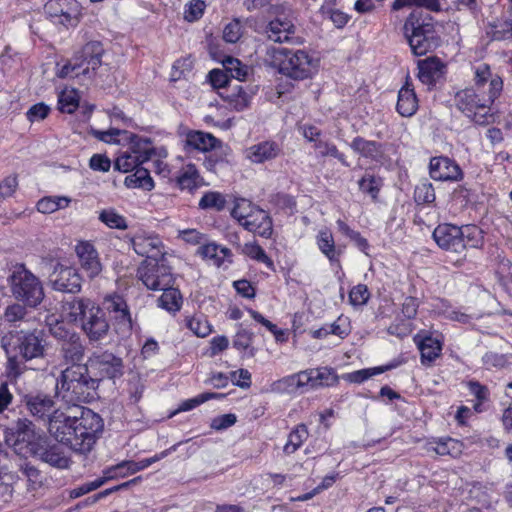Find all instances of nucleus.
Wrapping results in <instances>:
<instances>
[{
	"instance_id": "2",
	"label": "nucleus",
	"mask_w": 512,
	"mask_h": 512,
	"mask_svg": "<svg viewBox=\"0 0 512 512\" xmlns=\"http://www.w3.org/2000/svg\"><path fill=\"white\" fill-rule=\"evenodd\" d=\"M60 443L80 453H89L103 429L102 418H40Z\"/></svg>"
},
{
	"instance_id": "62",
	"label": "nucleus",
	"mask_w": 512,
	"mask_h": 512,
	"mask_svg": "<svg viewBox=\"0 0 512 512\" xmlns=\"http://www.w3.org/2000/svg\"><path fill=\"white\" fill-rule=\"evenodd\" d=\"M228 345L229 340L226 336L221 335L213 337L210 340V347L205 352V354L208 355L209 357H214L221 353L222 351L226 350L228 348Z\"/></svg>"
},
{
	"instance_id": "17",
	"label": "nucleus",
	"mask_w": 512,
	"mask_h": 512,
	"mask_svg": "<svg viewBox=\"0 0 512 512\" xmlns=\"http://www.w3.org/2000/svg\"><path fill=\"white\" fill-rule=\"evenodd\" d=\"M59 402H62V399L55 401L53 397L42 393L25 396L27 409L32 416H55L58 413V416H64Z\"/></svg>"
},
{
	"instance_id": "27",
	"label": "nucleus",
	"mask_w": 512,
	"mask_h": 512,
	"mask_svg": "<svg viewBox=\"0 0 512 512\" xmlns=\"http://www.w3.org/2000/svg\"><path fill=\"white\" fill-rule=\"evenodd\" d=\"M61 355L66 364L69 366L82 365L81 362L84 358L85 347L79 335H72V337L62 343L60 349Z\"/></svg>"
},
{
	"instance_id": "64",
	"label": "nucleus",
	"mask_w": 512,
	"mask_h": 512,
	"mask_svg": "<svg viewBox=\"0 0 512 512\" xmlns=\"http://www.w3.org/2000/svg\"><path fill=\"white\" fill-rule=\"evenodd\" d=\"M492 38L497 41L508 40L512 38V21H505L492 32Z\"/></svg>"
},
{
	"instance_id": "63",
	"label": "nucleus",
	"mask_w": 512,
	"mask_h": 512,
	"mask_svg": "<svg viewBox=\"0 0 512 512\" xmlns=\"http://www.w3.org/2000/svg\"><path fill=\"white\" fill-rule=\"evenodd\" d=\"M209 81L214 88H223L229 84V76L225 70L213 69L208 74Z\"/></svg>"
},
{
	"instance_id": "23",
	"label": "nucleus",
	"mask_w": 512,
	"mask_h": 512,
	"mask_svg": "<svg viewBox=\"0 0 512 512\" xmlns=\"http://www.w3.org/2000/svg\"><path fill=\"white\" fill-rule=\"evenodd\" d=\"M240 225L246 230L265 238L270 237L273 231L271 218L265 210L259 207L254 209V212L248 215L247 219Z\"/></svg>"
},
{
	"instance_id": "5",
	"label": "nucleus",
	"mask_w": 512,
	"mask_h": 512,
	"mask_svg": "<svg viewBox=\"0 0 512 512\" xmlns=\"http://www.w3.org/2000/svg\"><path fill=\"white\" fill-rule=\"evenodd\" d=\"M68 318L80 322L81 328L91 342L106 338L110 325L105 311L88 298H77L67 303Z\"/></svg>"
},
{
	"instance_id": "31",
	"label": "nucleus",
	"mask_w": 512,
	"mask_h": 512,
	"mask_svg": "<svg viewBox=\"0 0 512 512\" xmlns=\"http://www.w3.org/2000/svg\"><path fill=\"white\" fill-rule=\"evenodd\" d=\"M198 253L206 259H210L213 261V264L216 266H221L225 259H228L231 262L232 253L231 250L217 245L216 243H208L202 245L198 248Z\"/></svg>"
},
{
	"instance_id": "59",
	"label": "nucleus",
	"mask_w": 512,
	"mask_h": 512,
	"mask_svg": "<svg viewBox=\"0 0 512 512\" xmlns=\"http://www.w3.org/2000/svg\"><path fill=\"white\" fill-rule=\"evenodd\" d=\"M23 474L27 478L30 489H37L42 484V475L38 469L29 464H25L22 468Z\"/></svg>"
},
{
	"instance_id": "11",
	"label": "nucleus",
	"mask_w": 512,
	"mask_h": 512,
	"mask_svg": "<svg viewBox=\"0 0 512 512\" xmlns=\"http://www.w3.org/2000/svg\"><path fill=\"white\" fill-rule=\"evenodd\" d=\"M270 12L274 19L266 27L267 38L275 43L290 42L296 33V16L291 6L276 4L271 6Z\"/></svg>"
},
{
	"instance_id": "44",
	"label": "nucleus",
	"mask_w": 512,
	"mask_h": 512,
	"mask_svg": "<svg viewBox=\"0 0 512 512\" xmlns=\"http://www.w3.org/2000/svg\"><path fill=\"white\" fill-rule=\"evenodd\" d=\"M496 78H501L498 75H493L488 64L482 63L474 67V83L479 90L486 83H489L488 89L491 87V81Z\"/></svg>"
},
{
	"instance_id": "56",
	"label": "nucleus",
	"mask_w": 512,
	"mask_h": 512,
	"mask_svg": "<svg viewBox=\"0 0 512 512\" xmlns=\"http://www.w3.org/2000/svg\"><path fill=\"white\" fill-rule=\"evenodd\" d=\"M315 388L319 386H329L336 381V376L328 368L312 369Z\"/></svg>"
},
{
	"instance_id": "22",
	"label": "nucleus",
	"mask_w": 512,
	"mask_h": 512,
	"mask_svg": "<svg viewBox=\"0 0 512 512\" xmlns=\"http://www.w3.org/2000/svg\"><path fill=\"white\" fill-rule=\"evenodd\" d=\"M105 309L112 315L114 320L120 326V329L130 331L132 329V319L128 305L120 295H110L104 299Z\"/></svg>"
},
{
	"instance_id": "45",
	"label": "nucleus",
	"mask_w": 512,
	"mask_h": 512,
	"mask_svg": "<svg viewBox=\"0 0 512 512\" xmlns=\"http://www.w3.org/2000/svg\"><path fill=\"white\" fill-rule=\"evenodd\" d=\"M7 355V364H6V373L7 376L11 379L16 380L25 370V362L22 358L19 359V354L17 352L6 353Z\"/></svg>"
},
{
	"instance_id": "43",
	"label": "nucleus",
	"mask_w": 512,
	"mask_h": 512,
	"mask_svg": "<svg viewBox=\"0 0 512 512\" xmlns=\"http://www.w3.org/2000/svg\"><path fill=\"white\" fill-rule=\"evenodd\" d=\"M425 7L431 11H440L441 6L438 0H394L392 10L398 11L404 7Z\"/></svg>"
},
{
	"instance_id": "10",
	"label": "nucleus",
	"mask_w": 512,
	"mask_h": 512,
	"mask_svg": "<svg viewBox=\"0 0 512 512\" xmlns=\"http://www.w3.org/2000/svg\"><path fill=\"white\" fill-rule=\"evenodd\" d=\"M274 57L278 61L280 73L295 80L311 77L316 69L314 59L301 49L279 48L275 51Z\"/></svg>"
},
{
	"instance_id": "15",
	"label": "nucleus",
	"mask_w": 512,
	"mask_h": 512,
	"mask_svg": "<svg viewBox=\"0 0 512 512\" xmlns=\"http://www.w3.org/2000/svg\"><path fill=\"white\" fill-rule=\"evenodd\" d=\"M86 366L90 374L97 378V383L100 379H114L123 374L122 359L107 351L93 353L89 357Z\"/></svg>"
},
{
	"instance_id": "35",
	"label": "nucleus",
	"mask_w": 512,
	"mask_h": 512,
	"mask_svg": "<svg viewBox=\"0 0 512 512\" xmlns=\"http://www.w3.org/2000/svg\"><path fill=\"white\" fill-rule=\"evenodd\" d=\"M71 199L66 196H46L37 202V210L43 214L68 207Z\"/></svg>"
},
{
	"instance_id": "14",
	"label": "nucleus",
	"mask_w": 512,
	"mask_h": 512,
	"mask_svg": "<svg viewBox=\"0 0 512 512\" xmlns=\"http://www.w3.org/2000/svg\"><path fill=\"white\" fill-rule=\"evenodd\" d=\"M44 10L52 22L66 28L76 26L82 15V7L77 0H49Z\"/></svg>"
},
{
	"instance_id": "33",
	"label": "nucleus",
	"mask_w": 512,
	"mask_h": 512,
	"mask_svg": "<svg viewBox=\"0 0 512 512\" xmlns=\"http://www.w3.org/2000/svg\"><path fill=\"white\" fill-rule=\"evenodd\" d=\"M418 348L421 352L422 363L432 362L440 356L442 346L439 340L431 336H425L418 342Z\"/></svg>"
},
{
	"instance_id": "60",
	"label": "nucleus",
	"mask_w": 512,
	"mask_h": 512,
	"mask_svg": "<svg viewBox=\"0 0 512 512\" xmlns=\"http://www.w3.org/2000/svg\"><path fill=\"white\" fill-rule=\"evenodd\" d=\"M242 26L239 21L228 23L223 30V39L228 43H236L242 35Z\"/></svg>"
},
{
	"instance_id": "34",
	"label": "nucleus",
	"mask_w": 512,
	"mask_h": 512,
	"mask_svg": "<svg viewBox=\"0 0 512 512\" xmlns=\"http://www.w3.org/2000/svg\"><path fill=\"white\" fill-rule=\"evenodd\" d=\"M161 290L163 293L158 299V305L169 312L179 311L182 304V297L179 290L172 286Z\"/></svg>"
},
{
	"instance_id": "48",
	"label": "nucleus",
	"mask_w": 512,
	"mask_h": 512,
	"mask_svg": "<svg viewBox=\"0 0 512 512\" xmlns=\"http://www.w3.org/2000/svg\"><path fill=\"white\" fill-rule=\"evenodd\" d=\"M414 199L418 204H429L435 200V191L431 183L422 182L415 187Z\"/></svg>"
},
{
	"instance_id": "1",
	"label": "nucleus",
	"mask_w": 512,
	"mask_h": 512,
	"mask_svg": "<svg viewBox=\"0 0 512 512\" xmlns=\"http://www.w3.org/2000/svg\"><path fill=\"white\" fill-rule=\"evenodd\" d=\"M5 441L24 457L33 456L53 467L67 469L71 465L70 452L60 443H53L35 430L28 418L18 422L16 431H5Z\"/></svg>"
},
{
	"instance_id": "3",
	"label": "nucleus",
	"mask_w": 512,
	"mask_h": 512,
	"mask_svg": "<svg viewBox=\"0 0 512 512\" xmlns=\"http://www.w3.org/2000/svg\"><path fill=\"white\" fill-rule=\"evenodd\" d=\"M88 367L84 365L68 366L61 371L57 380V397L70 404L71 413L76 416H99V414L80 406L79 402H88L94 398L97 388V378L89 374Z\"/></svg>"
},
{
	"instance_id": "32",
	"label": "nucleus",
	"mask_w": 512,
	"mask_h": 512,
	"mask_svg": "<svg viewBox=\"0 0 512 512\" xmlns=\"http://www.w3.org/2000/svg\"><path fill=\"white\" fill-rule=\"evenodd\" d=\"M128 188H142L150 191L154 188L153 179L147 168H137L133 174L126 176L124 181Z\"/></svg>"
},
{
	"instance_id": "29",
	"label": "nucleus",
	"mask_w": 512,
	"mask_h": 512,
	"mask_svg": "<svg viewBox=\"0 0 512 512\" xmlns=\"http://www.w3.org/2000/svg\"><path fill=\"white\" fill-rule=\"evenodd\" d=\"M350 148L360 156L379 161L383 157L384 151L381 143L366 140L360 136L355 137L350 143Z\"/></svg>"
},
{
	"instance_id": "47",
	"label": "nucleus",
	"mask_w": 512,
	"mask_h": 512,
	"mask_svg": "<svg viewBox=\"0 0 512 512\" xmlns=\"http://www.w3.org/2000/svg\"><path fill=\"white\" fill-rule=\"evenodd\" d=\"M384 371H385L384 367L361 369V370H357V371H354L351 373L344 374L343 379L350 383L360 384V383H363L364 381L368 380L372 376L381 374Z\"/></svg>"
},
{
	"instance_id": "54",
	"label": "nucleus",
	"mask_w": 512,
	"mask_h": 512,
	"mask_svg": "<svg viewBox=\"0 0 512 512\" xmlns=\"http://www.w3.org/2000/svg\"><path fill=\"white\" fill-rule=\"evenodd\" d=\"M4 319L9 323L28 321V313L25 306L16 303L8 306L4 312Z\"/></svg>"
},
{
	"instance_id": "58",
	"label": "nucleus",
	"mask_w": 512,
	"mask_h": 512,
	"mask_svg": "<svg viewBox=\"0 0 512 512\" xmlns=\"http://www.w3.org/2000/svg\"><path fill=\"white\" fill-rule=\"evenodd\" d=\"M50 112V107L43 102L32 105L26 112V117L30 122L44 120Z\"/></svg>"
},
{
	"instance_id": "42",
	"label": "nucleus",
	"mask_w": 512,
	"mask_h": 512,
	"mask_svg": "<svg viewBox=\"0 0 512 512\" xmlns=\"http://www.w3.org/2000/svg\"><path fill=\"white\" fill-rule=\"evenodd\" d=\"M99 219L105 225L112 229L125 230L127 228L126 219L117 213L114 209H105L100 212Z\"/></svg>"
},
{
	"instance_id": "20",
	"label": "nucleus",
	"mask_w": 512,
	"mask_h": 512,
	"mask_svg": "<svg viewBox=\"0 0 512 512\" xmlns=\"http://www.w3.org/2000/svg\"><path fill=\"white\" fill-rule=\"evenodd\" d=\"M429 168L431 178L437 181H458L463 177L459 165L448 157H433Z\"/></svg>"
},
{
	"instance_id": "12",
	"label": "nucleus",
	"mask_w": 512,
	"mask_h": 512,
	"mask_svg": "<svg viewBox=\"0 0 512 512\" xmlns=\"http://www.w3.org/2000/svg\"><path fill=\"white\" fill-rule=\"evenodd\" d=\"M469 230L477 234L476 226L458 227L452 224H439L433 231V239L444 250L461 253L466 249L465 237L470 235Z\"/></svg>"
},
{
	"instance_id": "55",
	"label": "nucleus",
	"mask_w": 512,
	"mask_h": 512,
	"mask_svg": "<svg viewBox=\"0 0 512 512\" xmlns=\"http://www.w3.org/2000/svg\"><path fill=\"white\" fill-rule=\"evenodd\" d=\"M187 326L198 337H206L212 332L210 323L201 316L188 320Z\"/></svg>"
},
{
	"instance_id": "50",
	"label": "nucleus",
	"mask_w": 512,
	"mask_h": 512,
	"mask_svg": "<svg viewBox=\"0 0 512 512\" xmlns=\"http://www.w3.org/2000/svg\"><path fill=\"white\" fill-rule=\"evenodd\" d=\"M214 396H215V394H213V393H203L194 398L187 399V400L183 401L177 409L172 411L169 416H176L177 414H179L181 412L190 411L193 408L199 406L200 404L204 403L205 401L211 399Z\"/></svg>"
},
{
	"instance_id": "21",
	"label": "nucleus",
	"mask_w": 512,
	"mask_h": 512,
	"mask_svg": "<svg viewBox=\"0 0 512 512\" xmlns=\"http://www.w3.org/2000/svg\"><path fill=\"white\" fill-rule=\"evenodd\" d=\"M132 246L138 255L146 257L145 261H159L163 256V244L156 236L136 235L132 238Z\"/></svg>"
},
{
	"instance_id": "38",
	"label": "nucleus",
	"mask_w": 512,
	"mask_h": 512,
	"mask_svg": "<svg viewBox=\"0 0 512 512\" xmlns=\"http://www.w3.org/2000/svg\"><path fill=\"white\" fill-rule=\"evenodd\" d=\"M198 205L203 210L222 211L226 205V198L220 192L209 191L201 197Z\"/></svg>"
},
{
	"instance_id": "16",
	"label": "nucleus",
	"mask_w": 512,
	"mask_h": 512,
	"mask_svg": "<svg viewBox=\"0 0 512 512\" xmlns=\"http://www.w3.org/2000/svg\"><path fill=\"white\" fill-rule=\"evenodd\" d=\"M105 53L104 47L99 41L87 42L79 51L74 54L76 67L82 77L91 80L96 76L97 70L102 65V57Z\"/></svg>"
},
{
	"instance_id": "6",
	"label": "nucleus",
	"mask_w": 512,
	"mask_h": 512,
	"mask_svg": "<svg viewBox=\"0 0 512 512\" xmlns=\"http://www.w3.org/2000/svg\"><path fill=\"white\" fill-rule=\"evenodd\" d=\"M404 30L411 50L417 56L432 51L440 43L435 22L428 14L424 15L417 11L410 13L404 24Z\"/></svg>"
},
{
	"instance_id": "13",
	"label": "nucleus",
	"mask_w": 512,
	"mask_h": 512,
	"mask_svg": "<svg viewBox=\"0 0 512 512\" xmlns=\"http://www.w3.org/2000/svg\"><path fill=\"white\" fill-rule=\"evenodd\" d=\"M137 277L147 289L153 291L168 288L174 282L170 267L163 261H143L137 269Z\"/></svg>"
},
{
	"instance_id": "36",
	"label": "nucleus",
	"mask_w": 512,
	"mask_h": 512,
	"mask_svg": "<svg viewBox=\"0 0 512 512\" xmlns=\"http://www.w3.org/2000/svg\"><path fill=\"white\" fill-rule=\"evenodd\" d=\"M470 393L475 397L472 402V408L475 413H483L486 411L485 404L488 400L489 392L486 386L478 382L471 381L468 383Z\"/></svg>"
},
{
	"instance_id": "8",
	"label": "nucleus",
	"mask_w": 512,
	"mask_h": 512,
	"mask_svg": "<svg viewBox=\"0 0 512 512\" xmlns=\"http://www.w3.org/2000/svg\"><path fill=\"white\" fill-rule=\"evenodd\" d=\"M1 346L5 353L17 352L24 361H30L44 357L46 341L41 331H15L1 338Z\"/></svg>"
},
{
	"instance_id": "19",
	"label": "nucleus",
	"mask_w": 512,
	"mask_h": 512,
	"mask_svg": "<svg viewBox=\"0 0 512 512\" xmlns=\"http://www.w3.org/2000/svg\"><path fill=\"white\" fill-rule=\"evenodd\" d=\"M75 251L82 270L89 278L93 279L102 272L103 267L98 252L90 242H79L75 247Z\"/></svg>"
},
{
	"instance_id": "61",
	"label": "nucleus",
	"mask_w": 512,
	"mask_h": 512,
	"mask_svg": "<svg viewBox=\"0 0 512 512\" xmlns=\"http://www.w3.org/2000/svg\"><path fill=\"white\" fill-rule=\"evenodd\" d=\"M18 188L16 175H9L0 182V197L5 199L11 197Z\"/></svg>"
},
{
	"instance_id": "39",
	"label": "nucleus",
	"mask_w": 512,
	"mask_h": 512,
	"mask_svg": "<svg viewBox=\"0 0 512 512\" xmlns=\"http://www.w3.org/2000/svg\"><path fill=\"white\" fill-rule=\"evenodd\" d=\"M314 148L318 151L321 157H333L337 159L343 166L349 167L346 157L343 153L339 152L336 145L332 142L319 140L314 144Z\"/></svg>"
},
{
	"instance_id": "37",
	"label": "nucleus",
	"mask_w": 512,
	"mask_h": 512,
	"mask_svg": "<svg viewBox=\"0 0 512 512\" xmlns=\"http://www.w3.org/2000/svg\"><path fill=\"white\" fill-rule=\"evenodd\" d=\"M242 253L247 257L261 262L270 270H274L273 260L266 254L264 249L256 242L245 243L241 249Z\"/></svg>"
},
{
	"instance_id": "7",
	"label": "nucleus",
	"mask_w": 512,
	"mask_h": 512,
	"mask_svg": "<svg viewBox=\"0 0 512 512\" xmlns=\"http://www.w3.org/2000/svg\"><path fill=\"white\" fill-rule=\"evenodd\" d=\"M167 156L165 148H155L148 138L133 137L130 147L121 153L114 162V168L120 172L128 173L141 168L140 165L155 160L159 165V160Z\"/></svg>"
},
{
	"instance_id": "41",
	"label": "nucleus",
	"mask_w": 512,
	"mask_h": 512,
	"mask_svg": "<svg viewBox=\"0 0 512 512\" xmlns=\"http://www.w3.org/2000/svg\"><path fill=\"white\" fill-rule=\"evenodd\" d=\"M438 455L457 457L462 452V443L452 438L440 439L434 448Z\"/></svg>"
},
{
	"instance_id": "4",
	"label": "nucleus",
	"mask_w": 512,
	"mask_h": 512,
	"mask_svg": "<svg viewBox=\"0 0 512 512\" xmlns=\"http://www.w3.org/2000/svg\"><path fill=\"white\" fill-rule=\"evenodd\" d=\"M503 90L502 78L491 81V87L484 91H477L474 88H466L455 94V105L478 125H487L493 121L491 106L501 95Z\"/></svg>"
},
{
	"instance_id": "25",
	"label": "nucleus",
	"mask_w": 512,
	"mask_h": 512,
	"mask_svg": "<svg viewBox=\"0 0 512 512\" xmlns=\"http://www.w3.org/2000/svg\"><path fill=\"white\" fill-rule=\"evenodd\" d=\"M418 77L424 84H434L444 73L445 65L437 57H428L418 61Z\"/></svg>"
},
{
	"instance_id": "26",
	"label": "nucleus",
	"mask_w": 512,
	"mask_h": 512,
	"mask_svg": "<svg viewBox=\"0 0 512 512\" xmlns=\"http://www.w3.org/2000/svg\"><path fill=\"white\" fill-rule=\"evenodd\" d=\"M316 244L323 255L327 257L330 263H340V256L343 251L340 247H337L333 234L328 229H322L316 236Z\"/></svg>"
},
{
	"instance_id": "30",
	"label": "nucleus",
	"mask_w": 512,
	"mask_h": 512,
	"mask_svg": "<svg viewBox=\"0 0 512 512\" xmlns=\"http://www.w3.org/2000/svg\"><path fill=\"white\" fill-rule=\"evenodd\" d=\"M220 143L212 134L202 131H190L186 135V145L202 152L212 150Z\"/></svg>"
},
{
	"instance_id": "46",
	"label": "nucleus",
	"mask_w": 512,
	"mask_h": 512,
	"mask_svg": "<svg viewBox=\"0 0 512 512\" xmlns=\"http://www.w3.org/2000/svg\"><path fill=\"white\" fill-rule=\"evenodd\" d=\"M224 67L232 78L239 81H244L249 73L248 66L243 65L238 59L232 57H228L224 61Z\"/></svg>"
},
{
	"instance_id": "53",
	"label": "nucleus",
	"mask_w": 512,
	"mask_h": 512,
	"mask_svg": "<svg viewBox=\"0 0 512 512\" xmlns=\"http://www.w3.org/2000/svg\"><path fill=\"white\" fill-rule=\"evenodd\" d=\"M205 2L202 0H191L185 5L184 19L188 22H194L200 19L205 10Z\"/></svg>"
},
{
	"instance_id": "57",
	"label": "nucleus",
	"mask_w": 512,
	"mask_h": 512,
	"mask_svg": "<svg viewBox=\"0 0 512 512\" xmlns=\"http://www.w3.org/2000/svg\"><path fill=\"white\" fill-rule=\"evenodd\" d=\"M370 298V292L365 284L354 286L349 292L350 303L354 306H360L367 303Z\"/></svg>"
},
{
	"instance_id": "52",
	"label": "nucleus",
	"mask_w": 512,
	"mask_h": 512,
	"mask_svg": "<svg viewBox=\"0 0 512 512\" xmlns=\"http://www.w3.org/2000/svg\"><path fill=\"white\" fill-rule=\"evenodd\" d=\"M199 175L193 166L187 167L178 177V185L181 189L193 190L197 187Z\"/></svg>"
},
{
	"instance_id": "28",
	"label": "nucleus",
	"mask_w": 512,
	"mask_h": 512,
	"mask_svg": "<svg viewBox=\"0 0 512 512\" xmlns=\"http://www.w3.org/2000/svg\"><path fill=\"white\" fill-rule=\"evenodd\" d=\"M396 109L403 117L413 116L418 109V99L408 82L399 90Z\"/></svg>"
},
{
	"instance_id": "18",
	"label": "nucleus",
	"mask_w": 512,
	"mask_h": 512,
	"mask_svg": "<svg viewBox=\"0 0 512 512\" xmlns=\"http://www.w3.org/2000/svg\"><path fill=\"white\" fill-rule=\"evenodd\" d=\"M82 278L75 268L59 265L55 268L51 283L54 290L77 293L81 289Z\"/></svg>"
},
{
	"instance_id": "9",
	"label": "nucleus",
	"mask_w": 512,
	"mask_h": 512,
	"mask_svg": "<svg viewBox=\"0 0 512 512\" xmlns=\"http://www.w3.org/2000/svg\"><path fill=\"white\" fill-rule=\"evenodd\" d=\"M9 283L13 296L26 306L37 307L44 298L41 281L24 265H17L10 274Z\"/></svg>"
},
{
	"instance_id": "40",
	"label": "nucleus",
	"mask_w": 512,
	"mask_h": 512,
	"mask_svg": "<svg viewBox=\"0 0 512 512\" xmlns=\"http://www.w3.org/2000/svg\"><path fill=\"white\" fill-rule=\"evenodd\" d=\"M79 105V97L76 90L65 89L58 97L59 110L63 113H73Z\"/></svg>"
},
{
	"instance_id": "49",
	"label": "nucleus",
	"mask_w": 512,
	"mask_h": 512,
	"mask_svg": "<svg viewBox=\"0 0 512 512\" xmlns=\"http://www.w3.org/2000/svg\"><path fill=\"white\" fill-rule=\"evenodd\" d=\"M256 208L257 206H254L251 202L240 199L236 201L231 211V216L241 224Z\"/></svg>"
},
{
	"instance_id": "24",
	"label": "nucleus",
	"mask_w": 512,
	"mask_h": 512,
	"mask_svg": "<svg viewBox=\"0 0 512 512\" xmlns=\"http://www.w3.org/2000/svg\"><path fill=\"white\" fill-rule=\"evenodd\" d=\"M281 147L274 141H263L248 147L245 156L255 164L271 161L279 156Z\"/></svg>"
},
{
	"instance_id": "51",
	"label": "nucleus",
	"mask_w": 512,
	"mask_h": 512,
	"mask_svg": "<svg viewBox=\"0 0 512 512\" xmlns=\"http://www.w3.org/2000/svg\"><path fill=\"white\" fill-rule=\"evenodd\" d=\"M359 188L362 192L369 194L373 199H375L380 190V179L374 175L365 174L359 180Z\"/></svg>"
}]
</instances>
